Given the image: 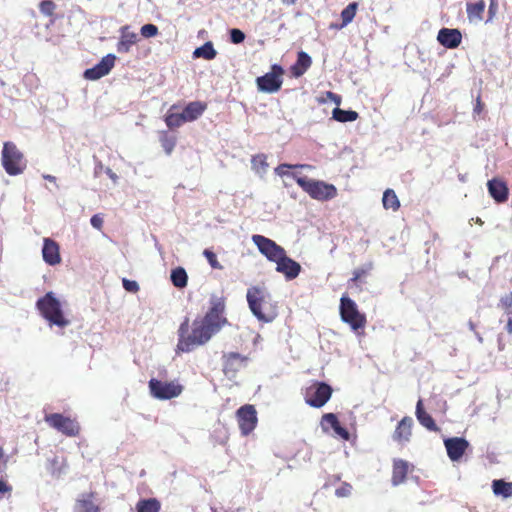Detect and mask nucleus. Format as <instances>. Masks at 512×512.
Instances as JSON below:
<instances>
[{
	"label": "nucleus",
	"mask_w": 512,
	"mask_h": 512,
	"mask_svg": "<svg viewBox=\"0 0 512 512\" xmlns=\"http://www.w3.org/2000/svg\"><path fill=\"white\" fill-rule=\"evenodd\" d=\"M284 74V69L278 65L274 64L271 66V71L266 73L263 76L257 78L256 83L258 89L267 93H274L280 90L283 80L282 75Z\"/></svg>",
	"instance_id": "10"
},
{
	"label": "nucleus",
	"mask_w": 512,
	"mask_h": 512,
	"mask_svg": "<svg viewBox=\"0 0 512 512\" xmlns=\"http://www.w3.org/2000/svg\"><path fill=\"white\" fill-rule=\"evenodd\" d=\"M416 417H417L418 421L420 422V424L422 426H424L425 428H427L428 430H430V431H438L439 430V428L437 427L432 416L424 410L423 402L421 399L417 402V405H416Z\"/></svg>",
	"instance_id": "28"
},
{
	"label": "nucleus",
	"mask_w": 512,
	"mask_h": 512,
	"mask_svg": "<svg viewBox=\"0 0 512 512\" xmlns=\"http://www.w3.org/2000/svg\"><path fill=\"white\" fill-rule=\"evenodd\" d=\"M56 4L53 0H42L39 3V10L44 15L50 18V25H53L56 21L55 11Z\"/></svg>",
	"instance_id": "36"
},
{
	"label": "nucleus",
	"mask_w": 512,
	"mask_h": 512,
	"mask_svg": "<svg viewBox=\"0 0 512 512\" xmlns=\"http://www.w3.org/2000/svg\"><path fill=\"white\" fill-rule=\"evenodd\" d=\"M333 119L338 122H352L358 119L359 114L353 110H343L340 108H335L332 112Z\"/></svg>",
	"instance_id": "34"
},
{
	"label": "nucleus",
	"mask_w": 512,
	"mask_h": 512,
	"mask_svg": "<svg viewBox=\"0 0 512 512\" xmlns=\"http://www.w3.org/2000/svg\"><path fill=\"white\" fill-rule=\"evenodd\" d=\"M252 314L263 323H270L278 316V305L270 293L263 287L251 286L246 294Z\"/></svg>",
	"instance_id": "2"
},
{
	"label": "nucleus",
	"mask_w": 512,
	"mask_h": 512,
	"mask_svg": "<svg viewBox=\"0 0 512 512\" xmlns=\"http://www.w3.org/2000/svg\"><path fill=\"white\" fill-rule=\"evenodd\" d=\"M382 203L383 207L387 210L397 211L400 208V201L393 189H386L384 191Z\"/></svg>",
	"instance_id": "33"
},
{
	"label": "nucleus",
	"mask_w": 512,
	"mask_h": 512,
	"mask_svg": "<svg viewBox=\"0 0 512 512\" xmlns=\"http://www.w3.org/2000/svg\"><path fill=\"white\" fill-rule=\"evenodd\" d=\"M294 168H307V169H312L313 166L311 165H308V164H295V165H292V164H280L278 167L275 168V172L276 174H278L279 176H284L286 174H288L287 172V169H294Z\"/></svg>",
	"instance_id": "41"
},
{
	"label": "nucleus",
	"mask_w": 512,
	"mask_h": 512,
	"mask_svg": "<svg viewBox=\"0 0 512 512\" xmlns=\"http://www.w3.org/2000/svg\"><path fill=\"white\" fill-rule=\"evenodd\" d=\"M499 306L508 315H512V292L501 297Z\"/></svg>",
	"instance_id": "43"
},
{
	"label": "nucleus",
	"mask_w": 512,
	"mask_h": 512,
	"mask_svg": "<svg viewBox=\"0 0 512 512\" xmlns=\"http://www.w3.org/2000/svg\"><path fill=\"white\" fill-rule=\"evenodd\" d=\"M485 6L484 0L475 3H467L466 11L469 21H481L483 19Z\"/></svg>",
	"instance_id": "30"
},
{
	"label": "nucleus",
	"mask_w": 512,
	"mask_h": 512,
	"mask_svg": "<svg viewBox=\"0 0 512 512\" xmlns=\"http://www.w3.org/2000/svg\"><path fill=\"white\" fill-rule=\"evenodd\" d=\"M207 109V104L201 101H193L188 103L182 111L186 122L197 120Z\"/></svg>",
	"instance_id": "25"
},
{
	"label": "nucleus",
	"mask_w": 512,
	"mask_h": 512,
	"mask_svg": "<svg viewBox=\"0 0 512 512\" xmlns=\"http://www.w3.org/2000/svg\"><path fill=\"white\" fill-rule=\"evenodd\" d=\"M352 492V485L343 482L339 488L335 490V495L339 498L348 497Z\"/></svg>",
	"instance_id": "45"
},
{
	"label": "nucleus",
	"mask_w": 512,
	"mask_h": 512,
	"mask_svg": "<svg viewBox=\"0 0 512 512\" xmlns=\"http://www.w3.org/2000/svg\"><path fill=\"white\" fill-rule=\"evenodd\" d=\"M115 60L116 57L113 54L106 55L95 66L85 70L84 78L95 81L108 75L115 65Z\"/></svg>",
	"instance_id": "14"
},
{
	"label": "nucleus",
	"mask_w": 512,
	"mask_h": 512,
	"mask_svg": "<svg viewBox=\"0 0 512 512\" xmlns=\"http://www.w3.org/2000/svg\"><path fill=\"white\" fill-rule=\"evenodd\" d=\"M91 225L98 230H101L103 227V218L99 214H95L90 219Z\"/></svg>",
	"instance_id": "48"
},
{
	"label": "nucleus",
	"mask_w": 512,
	"mask_h": 512,
	"mask_svg": "<svg viewBox=\"0 0 512 512\" xmlns=\"http://www.w3.org/2000/svg\"><path fill=\"white\" fill-rule=\"evenodd\" d=\"M413 419L409 416L403 417L396 426L393 439L399 444H405L410 441L412 436Z\"/></svg>",
	"instance_id": "20"
},
{
	"label": "nucleus",
	"mask_w": 512,
	"mask_h": 512,
	"mask_svg": "<svg viewBox=\"0 0 512 512\" xmlns=\"http://www.w3.org/2000/svg\"><path fill=\"white\" fill-rule=\"evenodd\" d=\"M203 256L207 259L209 265L213 269H217V270H222L223 269V266L220 264V262L217 259L216 254L212 250L205 249L203 251Z\"/></svg>",
	"instance_id": "42"
},
{
	"label": "nucleus",
	"mask_w": 512,
	"mask_h": 512,
	"mask_svg": "<svg viewBox=\"0 0 512 512\" xmlns=\"http://www.w3.org/2000/svg\"><path fill=\"white\" fill-rule=\"evenodd\" d=\"M340 316L355 331L366 325V316L360 313L356 303L347 296L340 299Z\"/></svg>",
	"instance_id": "7"
},
{
	"label": "nucleus",
	"mask_w": 512,
	"mask_h": 512,
	"mask_svg": "<svg viewBox=\"0 0 512 512\" xmlns=\"http://www.w3.org/2000/svg\"><path fill=\"white\" fill-rule=\"evenodd\" d=\"M36 307L44 319L50 325L58 327H65L69 324L62 311L60 301L54 296L53 292L46 293L42 298L36 302Z\"/></svg>",
	"instance_id": "3"
},
{
	"label": "nucleus",
	"mask_w": 512,
	"mask_h": 512,
	"mask_svg": "<svg viewBox=\"0 0 512 512\" xmlns=\"http://www.w3.org/2000/svg\"><path fill=\"white\" fill-rule=\"evenodd\" d=\"M149 389L154 398L169 400L178 397L183 391V386L176 381L165 382L152 378L149 381Z\"/></svg>",
	"instance_id": "9"
},
{
	"label": "nucleus",
	"mask_w": 512,
	"mask_h": 512,
	"mask_svg": "<svg viewBox=\"0 0 512 512\" xmlns=\"http://www.w3.org/2000/svg\"><path fill=\"white\" fill-rule=\"evenodd\" d=\"M252 168L257 171H265L268 167L267 157L264 154H257L251 159Z\"/></svg>",
	"instance_id": "40"
},
{
	"label": "nucleus",
	"mask_w": 512,
	"mask_h": 512,
	"mask_svg": "<svg viewBox=\"0 0 512 512\" xmlns=\"http://www.w3.org/2000/svg\"><path fill=\"white\" fill-rule=\"evenodd\" d=\"M161 503L156 498L141 499L136 503L137 512H160Z\"/></svg>",
	"instance_id": "32"
},
{
	"label": "nucleus",
	"mask_w": 512,
	"mask_h": 512,
	"mask_svg": "<svg viewBox=\"0 0 512 512\" xmlns=\"http://www.w3.org/2000/svg\"><path fill=\"white\" fill-rule=\"evenodd\" d=\"M225 302L222 298H216L212 301L210 309L201 319H196L192 323V330L188 333L189 320L186 318L181 323L178 333L179 339L176 347V353H187L196 346L208 342L211 337L219 332L227 324L224 317Z\"/></svg>",
	"instance_id": "1"
},
{
	"label": "nucleus",
	"mask_w": 512,
	"mask_h": 512,
	"mask_svg": "<svg viewBox=\"0 0 512 512\" xmlns=\"http://www.w3.org/2000/svg\"><path fill=\"white\" fill-rule=\"evenodd\" d=\"M122 285L124 289L130 293H137L140 289L139 284L136 281L129 280L127 278L122 279Z\"/></svg>",
	"instance_id": "47"
},
{
	"label": "nucleus",
	"mask_w": 512,
	"mask_h": 512,
	"mask_svg": "<svg viewBox=\"0 0 512 512\" xmlns=\"http://www.w3.org/2000/svg\"><path fill=\"white\" fill-rule=\"evenodd\" d=\"M373 269L372 263H367L366 265L357 268L353 271L352 278L348 281V285L350 288H355L357 291H362V285L366 283V278L370 274Z\"/></svg>",
	"instance_id": "23"
},
{
	"label": "nucleus",
	"mask_w": 512,
	"mask_h": 512,
	"mask_svg": "<svg viewBox=\"0 0 512 512\" xmlns=\"http://www.w3.org/2000/svg\"><path fill=\"white\" fill-rule=\"evenodd\" d=\"M312 59L304 51H300L297 55L296 62L291 66V73L294 77L302 76L311 66Z\"/></svg>",
	"instance_id": "27"
},
{
	"label": "nucleus",
	"mask_w": 512,
	"mask_h": 512,
	"mask_svg": "<svg viewBox=\"0 0 512 512\" xmlns=\"http://www.w3.org/2000/svg\"><path fill=\"white\" fill-rule=\"evenodd\" d=\"M357 9H358V3L352 2L346 8H344L342 10V12H341V19H342L341 27H344L352 22V20L354 19L355 15H356Z\"/></svg>",
	"instance_id": "38"
},
{
	"label": "nucleus",
	"mask_w": 512,
	"mask_h": 512,
	"mask_svg": "<svg viewBox=\"0 0 512 512\" xmlns=\"http://www.w3.org/2000/svg\"><path fill=\"white\" fill-rule=\"evenodd\" d=\"M492 491L496 496L503 498L512 497V482H506L503 479H495L492 481Z\"/></svg>",
	"instance_id": "31"
},
{
	"label": "nucleus",
	"mask_w": 512,
	"mask_h": 512,
	"mask_svg": "<svg viewBox=\"0 0 512 512\" xmlns=\"http://www.w3.org/2000/svg\"><path fill=\"white\" fill-rule=\"evenodd\" d=\"M327 97H329L331 100H333L337 105L341 102V97L331 91L327 92Z\"/></svg>",
	"instance_id": "50"
},
{
	"label": "nucleus",
	"mask_w": 512,
	"mask_h": 512,
	"mask_svg": "<svg viewBox=\"0 0 512 512\" xmlns=\"http://www.w3.org/2000/svg\"><path fill=\"white\" fill-rule=\"evenodd\" d=\"M161 146L166 152V154H171L175 145H176V137L169 135L167 132H162L160 136Z\"/></svg>",
	"instance_id": "39"
},
{
	"label": "nucleus",
	"mask_w": 512,
	"mask_h": 512,
	"mask_svg": "<svg viewBox=\"0 0 512 512\" xmlns=\"http://www.w3.org/2000/svg\"><path fill=\"white\" fill-rule=\"evenodd\" d=\"M490 196L497 203H504L508 200L509 189L505 181L499 178H493L487 183Z\"/></svg>",
	"instance_id": "18"
},
{
	"label": "nucleus",
	"mask_w": 512,
	"mask_h": 512,
	"mask_svg": "<svg viewBox=\"0 0 512 512\" xmlns=\"http://www.w3.org/2000/svg\"><path fill=\"white\" fill-rule=\"evenodd\" d=\"M438 42L445 48L455 49L462 41V34L458 29L442 28L437 35Z\"/></svg>",
	"instance_id": "17"
},
{
	"label": "nucleus",
	"mask_w": 512,
	"mask_h": 512,
	"mask_svg": "<svg viewBox=\"0 0 512 512\" xmlns=\"http://www.w3.org/2000/svg\"><path fill=\"white\" fill-rule=\"evenodd\" d=\"M299 187L302 188L312 199L317 201H328L337 196V188L333 184L324 181L308 179L291 174Z\"/></svg>",
	"instance_id": "4"
},
{
	"label": "nucleus",
	"mask_w": 512,
	"mask_h": 512,
	"mask_svg": "<svg viewBox=\"0 0 512 512\" xmlns=\"http://www.w3.org/2000/svg\"><path fill=\"white\" fill-rule=\"evenodd\" d=\"M137 42V35L134 32H130L128 27H124L121 30V37L117 43V52L121 54L128 53L131 47Z\"/></svg>",
	"instance_id": "26"
},
{
	"label": "nucleus",
	"mask_w": 512,
	"mask_h": 512,
	"mask_svg": "<svg viewBox=\"0 0 512 512\" xmlns=\"http://www.w3.org/2000/svg\"><path fill=\"white\" fill-rule=\"evenodd\" d=\"M12 487L5 481L0 480V499L4 498L5 494H10Z\"/></svg>",
	"instance_id": "49"
},
{
	"label": "nucleus",
	"mask_w": 512,
	"mask_h": 512,
	"mask_svg": "<svg viewBox=\"0 0 512 512\" xmlns=\"http://www.w3.org/2000/svg\"><path fill=\"white\" fill-rule=\"evenodd\" d=\"M248 357L238 352H227L222 355V371L224 375L233 379L247 366Z\"/></svg>",
	"instance_id": "12"
},
{
	"label": "nucleus",
	"mask_w": 512,
	"mask_h": 512,
	"mask_svg": "<svg viewBox=\"0 0 512 512\" xmlns=\"http://www.w3.org/2000/svg\"><path fill=\"white\" fill-rule=\"evenodd\" d=\"M44 421L49 427L67 437H77L80 434L81 427L76 418H71L61 413H50L44 416Z\"/></svg>",
	"instance_id": "6"
},
{
	"label": "nucleus",
	"mask_w": 512,
	"mask_h": 512,
	"mask_svg": "<svg viewBox=\"0 0 512 512\" xmlns=\"http://www.w3.org/2000/svg\"><path fill=\"white\" fill-rule=\"evenodd\" d=\"M177 108H178V106L176 104H173L169 108V110L165 116V123H166L167 127L170 129L178 128V127L182 126L184 123H186L185 117L183 116L182 112L181 113L175 112V110Z\"/></svg>",
	"instance_id": "29"
},
{
	"label": "nucleus",
	"mask_w": 512,
	"mask_h": 512,
	"mask_svg": "<svg viewBox=\"0 0 512 512\" xmlns=\"http://www.w3.org/2000/svg\"><path fill=\"white\" fill-rule=\"evenodd\" d=\"M46 179L52 181V180H55V177L54 176H51V175H48L45 177Z\"/></svg>",
	"instance_id": "55"
},
{
	"label": "nucleus",
	"mask_w": 512,
	"mask_h": 512,
	"mask_svg": "<svg viewBox=\"0 0 512 512\" xmlns=\"http://www.w3.org/2000/svg\"><path fill=\"white\" fill-rule=\"evenodd\" d=\"M282 3L284 4H287V5H293L296 3L297 0H281Z\"/></svg>",
	"instance_id": "54"
},
{
	"label": "nucleus",
	"mask_w": 512,
	"mask_h": 512,
	"mask_svg": "<svg viewBox=\"0 0 512 512\" xmlns=\"http://www.w3.org/2000/svg\"><path fill=\"white\" fill-rule=\"evenodd\" d=\"M252 241L257 246L260 253L263 254L271 262H276L285 252L283 247L263 235H253Z\"/></svg>",
	"instance_id": "13"
},
{
	"label": "nucleus",
	"mask_w": 512,
	"mask_h": 512,
	"mask_svg": "<svg viewBox=\"0 0 512 512\" xmlns=\"http://www.w3.org/2000/svg\"><path fill=\"white\" fill-rule=\"evenodd\" d=\"M410 471V464L403 459H394L391 482L393 486H398L404 483Z\"/></svg>",
	"instance_id": "22"
},
{
	"label": "nucleus",
	"mask_w": 512,
	"mask_h": 512,
	"mask_svg": "<svg viewBox=\"0 0 512 512\" xmlns=\"http://www.w3.org/2000/svg\"><path fill=\"white\" fill-rule=\"evenodd\" d=\"M1 163L5 172L10 176L22 174L27 166L24 154L11 141L3 144Z\"/></svg>",
	"instance_id": "5"
},
{
	"label": "nucleus",
	"mask_w": 512,
	"mask_h": 512,
	"mask_svg": "<svg viewBox=\"0 0 512 512\" xmlns=\"http://www.w3.org/2000/svg\"><path fill=\"white\" fill-rule=\"evenodd\" d=\"M236 420L243 436H248L257 426V411L254 405L245 404L236 411Z\"/></svg>",
	"instance_id": "11"
},
{
	"label": "nucleus",
	"mask_w": 512,
	"mask_h": 512,
	"mask_svg": "<svg viewBox=\"0 0 512 512\" xmlns=\"http://www.w3.org/2000/svg\"><path fill=\"white\" fill-rule=\"evenodd\" d=\"M171 281L177 288H184L187 286L188 276L184 268L177 267L171 271Z\"/></svg>",
	"instance_id": "35"
},
{
	"label": "nucleus",
	"mask_w": 512,
	"mask_h": 512,
	"mask_svg": "<svg viewBox=\"0 0 512 512\" xmlns=\"http://www.w3.org/2000/svg\"><path fill=\"white\" fill-rule=\"evenodd\" d=\"M321 424L323 426V429H327L326 425H329L335 432V434H337L338 436H340L341 438H343L344 440H348L349 439V432L346 428H344L337 416L334 414V413H326L322 416V421H321Z\"/></svg>",
	"instance_id": "24"
},
{
	"label": "nucleus",
	"mask_w": 512,
	"mask_h": 512,
	"mask_svg": "<svg viewBox=\"0 0 512 512\" xmlns=\"http://www.w3.org/2000/svg\"><path fill=\"white\" fill-rule=\"evenodd\" d=\"M333 389L332 387L320 381H314L305 390V402L314 408L323 407L331 398Z\"/></svg>",
	"instance_id": "8"
},
{
	"label": "nucleus",
	"mask_w": 512,
	"mask_h": 512,
	"mask_svg": "<svg viewBox=\"0 0 512 512\" xmlns=\"http://www.w3.org/2000/svg\"><path fill=\"white\" fill-rule=\"evenodd\" d=\"M95 492L83 493L76 499L73 512H101V508L95 503Z\"/></svg>",
	"instance_id": "21"
},
{
	"label": "nucleus",
	"mask_w": 512,
	"mask_h": 512,
	"mask_svg": "<svg viewBox=\"0 0 512 512\" xmlns=\"http://www.w3.org/2000/svg\"><path fill=\"white\" fill-rule=\"evenodd\" d=\"M8 462V458L5 456L4 448L0 446V463L3 464V466H6Z\"/></svg>",
	"instance_id": "51"
},
{
	"label": "nucleus",
	"mask_w": 512,
	"mask_h": 512,
	"mask_svg": "<svg viewBox=\"0 0 512 512\" xmlns=\"http://www.w3.org/2000/svg\"><path fill=\"white\" fill-rule=\"evenodd\" d=\"M447 454L452 461H458L466 452L469 443L461 437H452L444 441Z\"/></svg>",
	"instance_id": "16"
},
{
	"label": "nucleus",
	"mask_w": 512,
	"mask_h": 512,
	"mask_svg": "<svg viewBox=\"0 0 512 512\" xmlns=\"http://www.w3.org/2000/svg\"><path fill=\"white\" fill-rule=\"evenodd\" d=\"M506 329L508 331V333H512V319L509 318L508 321H507V324H506Z\"/></svg>",
	"instance_id": "53"
},
{
	"label": "nucleus",
	"mask_w": 512,
	"mask_h": 512,
	"mask_svg": "<svg viewBox=\"0 0 512 512\" xmlns=\"http://www.w3.org/2000/svg\"><path fill=\"white\" fill-rule=\"evenodd\" d=\"M230 40L233 44H240L245 40V34L240 29L233 28L230 30Z\"/></svg>",
	"instance_id": "46"
},
{
	"label": "nucleus",
	"mask_w": 512,
	"mask_h": 512,
	"mask_svg": "<svg viewBox=\"0 0 512 512\" xmlns=\"http://www.w3.org/2000/svg\"><path fill=\"white\" fill-rule=\"evenodd\" d=\"M276 271L285 275L286 279H295L301 272V265L286 255V251L275 262Z\"/></svg>",
	"instance_id": "15"
},
{
	"label": "nucleus",
	"mask_w": 512,
	"mask_h": 512,
	"mask_svg": "<svg viewBox=\"0 0 512 512\" xmlns=\"http://www.w3.org/2000/svg\"><path fill=\"white\" fill-rule=\"evenodd\" d=\"M193 54L194 57H202L206 60H212L216 57L217 52L211 42H206L201 47L196 48Z\"/></svg>",
	"instance_id": "37"
},
{
	"label": "nucleus",
	"mask_w": 512,
	"mask_h": 512,
	"mask_svg": "<svg viewBox=\"0 0 512 512\" xmlns=\"http://www.w3.org/2000/svg\"><path fill=\"white\" fill-rule=\"evenodd\" d=\"M158 34V28L154 24H145L141 27V35L145 38H151Z\"/></svg>",
	"instance_id": "44"
},
{
	"label": "nucleus",
	"mask_w": 512,
	"mask_h": 512,
	"mask_svg": "<svg viewBox=\"0 0 512 512\" xmlns=\"http://www.w3.org/2000/svg\"><path fill=\"white\" fill-rule=\"evenodd\" d=\"M43 260L49 265H57L61 262L60 248L56 241L44 238L42 248Z\"/></svg>",
	"instance_id": "19"
},
{
	"label": "nucleus",
	"mask_w": 512,
	"mask_h": 512,
	"mask_svg": "<svg viewBox=\"0 0 512 512\" xmlns=\"http://www.w3.org/2000/svg\"><path fill=\"white\" fill-rule=\"evenodd\" d=\"M496 7H497L496 1L495 0H491V3L489 5L490 18H492V16L494 15Z\"/></svg>",
	"instance_id": "52"
}]
</instances>
